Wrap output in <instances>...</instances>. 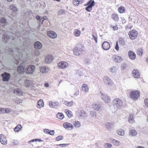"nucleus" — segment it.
Wrapping results in <instances>:
<instances>
[{
  "label": "nucleus",
  "mask_w": 148,
  "mask_h": 148,
  "mask_svg": "<svg viewBox=\"0 0 148 148\" xmlns=\"http://www.w3.org/2000/svg\"><path fill=\"white\" fill-rule=\"evenodd\" d=\"M105 125L107 129L109 130H111L114 127L113 124L110 123H106Z\"/></svg>",
  "instance_id": "25"
},
{
  "label": "nucleus",
  "mask_w": 148,
  "mask_h": 148,
  "mask_svg": "<svg viewBox=\"0 0 148 148\" xmlns=\"http://www.w3.org/2000/svg\"><path fill=\"white\" fill-rule=\"evenodd\" d=\"M110 27L111 28H113V30L114 31L117 30L118 29L117 25H116L115 26H113L111 25H110Z\"/></svg>",
  "instance_id": "51"
},
{
  "label": "nucleus",
  "mask_w": 148,
  "mask_h": 148,
  "mask_svg": "<svg viewBox=\"0 0 148 148\" xmlns=\"http://www.w3.org/2000/svg\"><path fill=\"white\" fill-rule=\"evenodd\" d=\"M34 46L35 49H40L42 48V44L39 41H36L34 42Z\"/></svg>",
  "instance_id": "15"
},
{
  "label": "nucleus",
  "mask_w": 148,
  "mask_h": 148,
  "mask_svg": "<svg viewBox=\"0 0 148 148\" xmlns=\"http://www.w3.org/2000/svg\"><path fill=\"white\" fill-rule=\"evenodd\" d=\"M37 141H38V142H40L41 141L43 142V141L41 139H32L29 142V143H36L37 142Z\"/></svg>",
  "instance_id": "33"
},
{
  "label": "nucleus",
  "mask_w": 148,
  "mask_h": 148,
  "mask_svg": "<svg viewBox=\"0 0 148 148\" xmlns=\"http://www.w3.org/2000/svg\"><path fill=\"white\" fill-rule=\"evenodd\" d=\"M63 138V137L62 136H58L56 138V140L58 141L62 140Z\"/></svg>",
  "instance_id": "55"
},
{
  "label": "nucleus",
  "mask_w": 148,
  "mask_h": 148,
  "mask_svg": "<svg viewBox=\"0 0 148 148\" xmlns=\"http://www.w3.org/2000/svg\"><path fill=\"white\" fill-rule=\"evenodd\" d=\"M12 111V110L10 108H5V113H9Z\"/></svg>",
  "instance_id": "56"
},
{
  "label": "nucleus",
  "mask_w": 148,
  "mask_h": 148,
  "mask_svg": "<svg viewBox=\"0 0 148 148\" xmlns=\"http://www.w3.org/2000/svg\"><path fill=\"white\" fill-rule=\"evenodd\" d=\"M53 108H58L59 105L58 102L53 103Z\"/></svg>",
  "instance_id": "52"
},
{
  "label": "nucleus",
  "mask_w": 148,
  "mask_h": 148,
  "mask_svg": "<svg viewBox=\"0 0 148 148\" xmlns=\"http://www.w3.org/2000/svg\"><path fill=\"white\" fill-rule=\"evenodd\" d=\"M82 0H74L73 3L75 5L78 6L79 4L82 3Z\"/></svg>",
  "instance_id": "28"
},
{
  "label": "nucleus",
  "mask_w": 148,
  "mask_h": 148,
  "mask_svg": "<svg viewBox=\"0 0 148 148\" xmlns=\"http://www.w3.org/2000/svg\"><path fill=\"white\" fill-rule=\"evenodd\" d=\"M47 35L49 38H55L57 37L56 33L54 31H49L48 32Z\"/></svg>",
  "instance_id": "12"
},
{
  "label": "nucleus",
  "mask_w": 148,
  "mask_h": 148,
  "mask_svg": "<svg viewBox=\"0 0 148 148\" xmlns=\"http://www.w3.org/2000/svg\"><path fill=\"white\" fill-rule=\"evenodd\" d=\"M40 6L42 9H43L46 7V4L44 1H41L40 2Z\"/></svg>",
  "instance_id": "43"
},
{
  "label": "nucleus",
  "mask_w": 148,
  "mask_h": 148,
  "mask_svg": "<svg viewBox=\"0 0 148 148\" xmlns=\"http://www.w3.org/2000/svg\"><path fill=\"white\" fill-rule=\"evenodd\" d=\"M128 55L130 59L134 60L136 58V55L135 53L132 51H129L128 52Z\"/></svg>",
  "instance_id": "17"
},
{
  "label": "nucleus",
  "mask_w": 148,
  "mask_h": 148,
  "mask_svg": "<svg viewBox=\"0 0 148 148\" xmlns=\"http://www.w3.org/2000/svg\"><path fill=\"white\" fill-rule=\"evenodd\" d=\"M56 117L60 119H62L64 117L63 114L62 113H58L56 114Z\"/></svg>",
  "instance_id": "36"
},
{
  "label": "nucleus",
  "mask_w": 148,
  "mask_h": 148,
  "mask_svg": "<svg viewBox=\"0 0 148 148\" xmlns=\"http://www.w3.org/2000/svg\"><path fill=\"white\" fill-rule=\"evenodd\" d=\"M9 8L10 10H12L10 15L13 17H14L16 15V14L17 13L18 11V8L14 4L10 5Z\"/></svg>",
  "instance_id": "5"
},
{
  "label": "nucleus",
  "mask_w": 148,
  "mask_h": 148,
  "mask_svg": "<svg viewBox=\"0 0 148 148\" xmlns=\"http://www.w3.org/2000/svg\"><path fill=\"white\" fill-rule=\"evenodd\" d=\"M5 113V108H0V114Z\"/></svg>",
  "instance_id": "62"
},
{
  "label": "nucleus",
  "mask_w": 148,
  "mask_h": 148,
  "mask_svg": "<svg viewBox=\"0 0 148 148\" xmlns=\"http://www.w3.org/2000/svg\"><path fill=\"white\" fill-rule=\"evenodd\" d=\"M22 128V127L21 125H17L14 129L15 132H18L21 130Z\"/></svg>",
  "instance_id": "35"
},
{
  "label": "nucleus",
  "mask_w": 148,
  "mask_h": 148,
  "mask_svg": "<svg viewBox=\"0 0 148 148\" xmlns=\"http://www.w3.org/2000/svg\"><path fill=\"white\" fill-rule=\"evenodd\" d=\"M21 90L19 88H16L14 90V92L19 95H21Z\"/></svg>",
  "instance_id": "39"
},
{
  "label": "nucleus",
  "mask_w": 148,
  "mask_h": 148,
  "mask_svg": "<svg viewBox=\"0 0 148 148\" xmlns=\"http://www.w3.org/2000/svg\"><path fill=\"white\" fill-rule=\"evenodd\" d=\"M118 11L120 13H123L125 12V9L124 7L121 6L118 8Z\"/></svg>",
  "instance_id": "31"
},
{
  "label": "nucleus",
  "mask_w": 148,
  "mask_h": 148,
  "mask_svg": "<svg viewBox=\"0 0 148 148\" xmlns=\"http://www.w3.org/2000/svg\"><path fill=\"white\" fill-rule=\"evenodd\" d=\"M111 18L115 21L118 22L119 21V18L117 14L114 13L111 14Z\"/></svg>",
  "instance_id": "22"
},
{
  "label": "nucleus",
  "mask_w": 148,
  "mask_h": 148,
  "mask_svg": "<svg viewBox=\"0 0 148 148\" xmlns=\"http://www.w3.org/2000/svg\"><path fill=\"white\" fill-rule=\"evenodd\" d=\"M25 84L26 87H29L32 86L33 83L31 81L27 79L25 81Z\"/></svg>",
  "instance_id": "26"
},
{
  "label": "nucleus",
  "mask_w": 148,
  "mask_h": 148,
  "mask_svg": "<svg viewBox=\"0 0 148 148\" xmlns=\"http://www.w3.org/2000/svg\"><path fill=\"white\" fill-rule=\"evenodd\" d=\"M34 53L35 56H38L40 54V52L37 50H34Z\"/></svg>",
  "instance_id": "54"
},
{
  "label": "nucleus",
  "mask_w": 148,
  "mask_h": 148,
  "mask_svg": "<svg viewBox=\"0 0 148 148\" xmlns=\"http://www.w3.org/2000/svg\"><path fill=\"white\" fill-rule=\"evenodd\" d=\"M102 47L103 49L107 50L110 48V45L108 42L104 41L102 43Z\"/></svg>",
  "instance_id": "10"
},
{
  "label": "nucleus",
  "mask_w": 148,
  "mask_h": 148,
  "mask_svg": "<svg viewBox=\"0 0 148 148\" xmlns=\"http://www.w3.org/2000/svg\"><path fill=\"white\" fill-rule=\"evenodd\" d=\"M138 34L136 30L134 29L129 32L128 33L130 38L132 40L135 39L137 37Z\"/></svg>",
  "instance_id": "6"
},
{
  "label": "nucleus",
  "mask_w": 148,
  "mask_h": 148,
  "mask_svg": "<svg viewBox=\"0 0 148 148\" xmlns=\"http://www.w3.org/2000/svg\"><path fill=\"white\" fill-rule=\"evenodd\" d=\"M0 141L1 143L3 145H6L7 143L6 137L3 134H0Z\"/></svg>",
  "instance_id": "11"
},
{
  "label": "nucleus",
  "mask_w": 148,
  "mask_h": 148,
  "mask_svg": "<svg viewBox=\"0 0 148 148\" xmlns=\"http://www.w3.org/2000/svg\"><path fill=\"white\" fill-rule=\"evenodd\" d=\"M82 89L85 91V92L87 91L88 90V86L87 84H83L82 87Z\"/></svg>",
  "instance_id": "32"
},
{
  "label": "nucleus",
  "mask_w": 148,
  "mask_h": 148,
  "mask_svg": "<svg viewBox=\"0 0 148 148\" xmlns=\"http://www.w3.org/2000/svg\"><path fill=\"white\" fill-rule=\"evenodd\" d=\"M53 57L51 55H48L45 58V63L49 64L53 61Z\"/></svg>",
  "instance_id": "16"
},
{
  "label": "nucleus",
  "mask_w": 148,
  "mask_h": 148,
  "mask_svg": "<svg viewBox=\"0 0 148 148\" xmlns=\"http://www.w3.org/2000/svg\"><path fill=\"white\" fill-rule=\"evenodd\" d=\"M113 58V61L115 62L119 63L121 62L122 60V58L118 56H114Z\"/></svg>",
  "instance_id": "18"
},
{
  "label": "nucleus",
  "mask_w": 148,
  "mask_h": 148,
  "mask_svg": "<svg viewBox=\"0 0 148 148\" xmlns=\"http://www.w3.org/2000/svg\"><path fill=\"white\" fill-rule=\"evenodd\" d=\"M95 5V3L93 0H89L87 3L84 5L86 6L88 5L92 7L94 6Z\"/></svg>",
  "instance_id": "24"
},
{
  "label": "nucleus",
  "mask_w": 148,
  "mask_h": 148,
  "mask_svg": "<svg viewBox=\"0 0 148 148\" xmlns=\"http://www.w3.org/2000/svg\"><path fill=\"white\" fill-rule=\"evenodd\" d=\"M101 99L103 100L105 103H108L110 102V99L106 95L101 94Z\"/></svg>",
  "instance_id": "20"
},
{
  "label": "nucleus",
  "mask_w": 148,
  "mask_h": 148,
  "mask_svg": "<svg viewBox=\"0 0 148 148\" xmlns=\"http://www.w3.org/2000/svg\"><path fill=\"white\" fill-rule=\"evenodd\" d=\"M86 6H87L85 8V10L88 12H90L92 10V7L88 5H87Z\"/></svg>",
  "instance_id": "49"
},
{
  "label": "nucleus",
  "mask_w": 148,
  "mask_h": 148,
  "mask_svg": "<svg viewBox=\"0 0 148 148\" xmlns=\"http://www.w3.org/2000/svg\"><path fill=\"white\" fill-rule=\"evenodd\" d=\"M137 52H138V54L139 55V56H142V55L143 54V49L142 48L139 49L137 51Z\"/></svg>",
  "instance_id": "44"
},
{
  "label": "nucleus",
  "mask_w": 148,
  "mask_h": 148,
  "mask_svg": "<svg viewBox=\"0 0 148 148\" xmlns=\"http://www.w3.org/2000/svg\"><path fill=\"white\" fill-rule=\"evenodd\" d=\"M75 48L76 49H77L79 51L81 52L84 51V47L82 44H77Z\"/></svg>",
  "instance_id": "21"
},
{
  "label": "nucleus",
  "mask_w": 148,
  "mask_h": 148,
  "mask_svg": "<svg viewBox=\"0 0 148 148\" xmlns=\"http://www.w3.org/2000/svg\"><path fill=\"white\" fill-rule=\"evenodd\" d=\"M94 108L95 110H99V109L101 108V106L100 104H96L94 106Z\"/></svg>",
  "instance_id": "46"
},
{
  "label": "nucleus",
  "mask_w": 148,
  "mask_h": 148,
  "mask_svg": "<svg viewBox=\"0 0 148 148\" xmlns=\"http://www.w3.org/2000/svg\"><path fill=\"white\" fill-rule=\"evenodd\" d=\"M81 33L80 31L78 29H75L74 32V35L76 37H78L80 36Z\"/></svg>",
  "instance_id": "38"
},
{
  "label": "nucleus",
  "mask_w": 148,
  "mask_h": 148,
  "mask_svg": "<svg viewBox=\"0 0 148 148\" xmlns=\"http://www.w3.org/2000/svg\"><path fill=\"white\" fill-rule=\"evenodd\" d=\"M92 38H93L95 40V42L96 43H97V37L95 36L93 34H92Z\"/></svg>",
  "instance_id": "61"
},
{
  "label": "nucleus",
  "mask_w": 148,
  "mask_h": 148,
  "mask_svg": "<svg viewBox=\"0 0 148 148\" xmlns=\"http://www.w3.org/2000/svg\"><path fill=\"white\" fill-rule=\"evenodd\" d=\"M113 103L114 108L119 109L121 108L122 106L123 102L121 100L118 98L114 99L113 101Z\"/></svg>",
  "instance_id": "3"
},
{
  "label": "nucleus",
  "mask_w": 148,
  "mask_h": 148,
  "mask_svg": "<svg viewBox=\"0 0 148 148\" xmlns=\"http://www.w3.org/2000/svg\"><path fill=\"white\" fill-rule=\"evenodd\" d=\"M44 103L43 100L40 99L38 102L37 106L38 108H40L43 107L44 106Z\"/></svg>",
  "instance_id": "23"
},
{
  "label": "nucleus",
  "mask_w": 148,
  "mask_h": 148,
  "mask_svg": "<svg viewBox=\"0 0 148 148\" xmlns=\"http://www.w3.org/2000/svg\"><path fill=\"white\" fill-rule=\"evenodd\" d=\"M80 116L85 117L86 116V113L84 110H80L79 112Z\"/></svg>",
  "instance_id": "42"
},
{
  "label": "nucleus",
  "mask_w": 148,
  "mask_h": 148,
  "mask_svg": "<svg viewBox=\"0 0 148 148\" xmlns=\"http://www.w3.org/2000/svg\"><path fill=\"white\" fill-rule=\"evenodd\" d=\"M48 70L47 67L45 66H42L40 69V71L41 72L43 73H47Z\"/></svg>",
  "instance_id": "27"
},
{
  "label": "nucleus",
  "mask_w": 148,
  "mask_h": 148,
  "mask_svg": "<svg viewBox=\"0 0 148 148\" xmlns=\"http://www.w3.org/2000/svg\"><path fill=\"white\" fill-rule=\"evenodd\" d=\"M112 141L115 145H118L119 144V141L114 139H113Z\"/></svg>",
  "instance_id": "47"
},
{
  "label": "nucleus",
  "mask_w": 148,
  "mask_h": 148,
  "mask_svg": "<svg viewBox=\"0 0 148 148\" xmlns=\"http://www.w3.org/2000/svg\"><path fill=\"white\" fill-rule=\"evenodd\" d=\"M58 15L65 14V10L63 9H60L58 11Z\"/></svg>",
  "instance_id": "41"
},
{
  "label": "nucleus",
  "mask_w": 148,
  "mask_h": 148,
  "mask_svg": "<svg viewBox=\"0 0 148 148\" xmlns=\"http://www.w3.org/2000/svg\"><path fill=\"white\" fill-rule=\"evenodd\" d=\"M115 49L117 51H118L119 50V46L118 43V41H117L116 43V45L115 47Z\"/></svg>",
  "instance_id": "63"
},
{
  "label": "nucleus",
  "mask_w": 148,
  "mask_h": 148,
  "mask_svg": "<svg viewBox=\"0 0 148 148\" xmlns=\"http://www.w3.org/2000/svg\"><path fill=\"white\" fill-rule=\"evenodd\" d=\"M118 134L121 136H123L124 134V131L122 129H120L118 130L117 131Z\"/></svg>",
  "instance_id": "40"
},
{
  "label": "nucleus",
  "mask_w": 148,
  "mask_h": 148,
  "mask_svg": "<svg viewBox=\"0 0 148 148\" xmlns=\"http://www.w3.org/2000/svg\"><path fill=\"white\" fill-rule=\"evenodd\" d=\"M63 126L66 129L69 130H71L73 128V125L68 122L64 123L63 124Z\"/></svg>",
  "instance_id": "13"
},
{
  "label": "nucleus",
  "mask_w": 148,
  "mask_h": 148,
  "mask_svg": "<svg viewBox=\"0 0 148 148\" xmlns=\"http://www.w3.org/2000/svg\"><path fill=\"white\" fill-rule=\"evenodd\" d=\"M103 81L107 86H112L114 84L113 82L109 77L107 76H105L103 77Z\"/></svg>",
  "instance_id": "4"
},
{
  "label": "nucleus",
  "mask_w": 148,
  "mask_h": 148,
  "mask_svg": "<svg viewBox=\"0 0 148 148\" xmlns=\"http://www.w3.org/2000/svg\"><path fill=\"white\" fill-rule=\"evenodd\" d=\"M115 66H113L110 69L109 71L112 73H115L116 70L115 69Z\"/></svg>",
  "instance_id": "48"
},
{
  "label": "nucleus",
  "mask_w": 148,
  "mask_h": 148,
  "mask_svg": "<svg viewBox=\"0 0 148 148\" xmlns=\"http://www.w3.org/2000/svg\"><path fill=\"white\" fill-rule=\"evenodd\" d=\"M144 102L145 105L147 106L148 107V99H145L144 100Z\"/></svg>",
  "instance_id": "64"
},
{
  "label": "nucleus",
  "mask_w": 148,
  "mask_h": 148,
  "mask_svg": "<svg viewBox=\"0 0 148 148\" xmlns=\"http://www.w3.org/2000/svg\"><path fill=\"white\" fill-rule=\"evenodd\" d=\"M127 67V64H123L121 65V70H123L125 69Z\"/></svg>",
  "instance_id": "53"
},
{
  "label": "nucleus",
  "mask_w": 148,
  "mask_h": 148,
  "mask_svg": "<svg viewBox=\"0 0 148 148\" xmlns=\"http://www.w3.org/2000/svg\"><path fill=\"white\" fill-rule=\"evenodd\" d=\"M35 69L36 67L34 65H29L26 68V72L27 73H32L34 72Z\"/></svg>",
  "instance_id": "8"
},
{
  "label": "nucleus",
  "mask_w": 148,
  "mask_h": 148,
  "mask_svg": "<svg viewBox=\"0 0 148 148\" xmlns=\"http://www.w3.org/2000/svg\"><path fill=\"white\" fill-rule=\"evenodd\" d=\"M0 22L2 25L0 24L1 29H5L6 28H5V26L8 24V22L7 21V20L4 17H2L1 18L0 20Z\"/></svg>",
  "instance_id": "9"
},
{
  "label": "nucleus",
  "mask_w": 148,
  "mask_h": 148,
  "mask_svg": "<svg viewBox=\"0 0 148 148\" xmlns=\"http://www.w3.org/2000/svg\"><path fill=\"white\" fill-rule=\"evenodd\" d=\"M137 134V132L135 130H131L129 132V134L132 136H135Z\"/></svg>",
  "instance_id": "37"
},
{
  "label": "nucleus",
  "mask_w": 148,
  "mask_h": 148,
  "mask_svg": "<svg viewBox=\"0 0 148 148\" xmlns=\"http://www.w3.org/2000/svg\"><path fill=\"white\" fill-rule=\"evenodd\" d=\"M65 112L69 118L71 117L72 116H73V114L72 113V112L69 110L66 109L65 110Z\"/></svg>",
  "instance_id": "29"
},
{
  "label": "nucleus",
  "mask_w": 148,
  "mask_h": 148,
  "mask_svg": "<svg viewBox=\"0 0 148 148\" xmlns=\"http://www.w3.org/2000/svg\"><path fill=\"white\" fill-rule=\"evenodd\" d=\"M29 10H25L24 12V14L25 16H29Z\"/></svg>",
  "instance_id": "60"
},
{
  "label": "nucleus",
  "mask_w": 148,
  "mask_h": 148,
  "mask_svg": "<svg viewBox=\"0 0 148 148\" xmlns=\"http://www.w3.org/2000/svg\"><path fill=\"white\" fill-rule=\"evenodd\" d=\"M133 76L136 78H138L140 77V73L138 70L137 69H134L132 71Z\"/></svg>",
  "instance_id": "19"
},
{
  "label": "nucleus",
  "mask_w": 148,
  "mask_h": 148,
  "mask_svg": "<svg viewBox=\"0 0 148 148\" xmlns=\"http://www.w3.org/2000/svg\"><path fill=\"white\" fill-rule=\"evenodd\" d=\"M74 125L75 127H78L80 126V123L78 121H75L74 123Z\"/></svg>",
  "instance_id": "45"
},
{
  "label": "nucleus",
  "mask_w": 148,
  "mask_h": 148,
  "mask_svg": "<svg viewBox=\"0 0 148 148\" xmlns=\"http://www.w3.org/2000/svg\"><path fill=\"white\" fill-rule=\"evenodd\" d=\"M140 92L137 90L135 91H131L130 93V97L131 99L134 100H137L140 96Z\"/></svg>",
  "instance_id": "2"
},
{
  "label": "nucleus",
  "mask_w": 148,
  "mask_h": 148,
  "mask_svg": "<svg viewBox=\"0 0 148 148\" xmlns=\"http://www.w3.org/2000/svg\"><path fill=\"white\" fill-rule=\"evenodd\" d=\"M2 38L4 42L8 43L12 47H6L5 49L7 56L12 59L14 64L17 65L21 63L17 71L19 73H23L26 72L25 64L29 62L27 59L29 56L28 53L29 49L28 42L20 37L19 34L16 32L4 34Z\"/></svg>",
  "instance_id": "1"
},
{
  "label": "nucleus",
  "mask_w": 148,
  "mask_h": 148,
  "mask_svg": "<svg viewBox=\"0 0 148 148\" xmlns=\"http://www.w3.org/2000/svg\"><path fill=\"white\" fill-rule=\"evenodd\" d=\"M133 27V26L131 25V24H129L125 26L126 29H131Z\"/></svg>",
  "instance_id": "58"
},
{
  "label": "nucleus",
  "mask_w": 148,
  "mask_h": 148,
  "mask_svg": "<svg viewBox=\"0 0 148 148\" xmlns=\"http://www.w3.org/2000/svg\"><path fill=\"white\" fill-rule=\"evenodd\" d=\"M58 67L61 69H64L68 66V63L65 61H62L59 62L58 64Z\"/></svg>",
  "instance_id": "14"
},
{
  "label": "nucleus",
  "mask_w": 148,
  "mask_h": 148,
  "mask_svg": "<svg viewBox=\"0 0 148 148\" xmlns=\"http://www.w3.org/2000/svg\"><path fill=\"white\" fill-rule=\"evenodd\" d=\"M77 75H78L79 76H81L82 74V72L80 70H78L76 72Z\"/></svg>",
  "instance_id": "57"
},
{
  "label": "nucleus",
  "mask_w": 148,
  "mask_h": 148,
  "mask_svg": "<svg viewBox=\"0 0 148 148\" xmlns=\"http://www.w3.org/2000/svg\"><path fill=\"white\" fill-rule=\"evenodd\" d=\"M2 80L3 82H8L10 77V73L4 72L1 74Z\"/></svg>",
  "instance_id": "7"
},
{
  "label": "nucleus",
  "mask_w": 148,
  "mask_h": 148,
  "mask_svg": "<svg viewBox=\"0 0 148 148\" xmlns=\"http://www.w3.org/2000/svg\"><path fill=\"white\" fill-rule=\"evenodd\" d=\"M55 133V131L54 130H49V132L48 134L51 135H53Z\"/></svg>",
  "instance_id": "59"
},
{
  "label": "nucleus",
  "mask_w": 148,
  "mask_h": 148,
  "mask_svg": "<svg viewBox=\"0 0 148 148\" xmlns=\"http://www.w3.org/2000/svg\"><path fill=\"white\" fill-rule=\"evenodd\" d=\"M112 145L109 143H106L105 144L104 147L106 148H110L112 147Z\"/></svg>",
  "instance_id": "50"
},
{
  "label": "nucleus",
  "mask_w": 148,
  "mask_h": 148,
  "mask_svg": "<svg viewBox=\"0 0 148 148\" xmlns=\"http://www.w3.org/2000/svg\"><path fill=\"white\" fill-rule=\"evenodd\" d=\"M74 54L75 55L78 56L82 52L80 51L77 49L75 48L73 50Z\"/></svg>",
  "instance_id": "30"
},
{
  "label": "nucleus",
  "mask_w": 148,
  "mask_h": 148,
  "mask_svg": "<svg viewBox=\"0 0 148 148\" xmlns=\"http://www.w3.org/2000/svg\"><path fill=\"white\" fill-rule=\"evenodd\" d=\"M119 43L122 45H124L125 44V42L123 38L120 37L119 40Z\"/></svg>",
  "instance_id": "34"
}]
</instances>
